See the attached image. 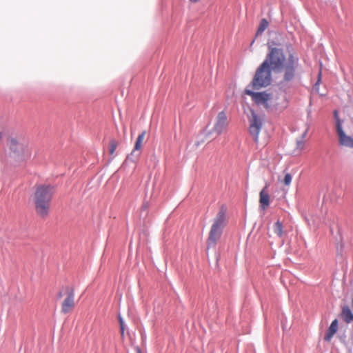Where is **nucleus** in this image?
<instances>
[{
  "mask_svg": "<svg viewBox=\"0 0 353 353\" xmlns=\"http://www.w3.org/2000/svg\"><path fill=\"white\" fill-rule=\"evenodd\" d=\"M65 292L67 296L64 299L61 304V312L65 314L71 312L75 307L74 289L67 287L65 288Z\"/></svg>",
  "mask_w": 353,
  "mask_h": 353,
  "instance_id": "obj_7",
  "label": "nucleus"
},
{
  "mask_svg": "<svg viewBox=\"0 0 353 353\" xmlns=\"http://www.w3.org/2000/svg\"><path fill=\"white\" fill-rule=\"evenodd\" d=\"M244 93L246 95L250 96L252 101L256 105L263 106L265 109H268L270 106L285 108L288 104L285 94H282V101H278L277 99H275L272 94L265 92H254L249 89H245Z\"/></svg>",
  "mask_w": 353,
  "mask_h": 353,
  "instance_id": "obj_3",
  "label": "nucleus"
},
{
  "mask_svg": "<svg viewBox=\"0 0 353 353\" xmlns=\"http://www.w3.org/2000/svg\"><path fill=\"white\" fill-rule=\"evenodd\" d=\"M229 125L228 117L224 111L219 112L217 114L214 125L213 127V131L217 134H221L224 132Z\"/></svg>",
  "mask_w": 353,
  "mask_h": 353,
  "instance_id": "obj_8",
  "label": "nucleus"
},
{
  "mask_svg": "<svg viewBox=\"0 0 353 353\" xmlns=\"http://www.w3.org/2000/svg\"><path fill=\"white\" fill-rule=\"evenodd\" d=\"M342 316L344 321L347 323L353 321V314L348 306L343 307L342 310Z\"/></svg>",
  "mask_w": 353,
  "mask_h": 353,
  "instance_id": "obj_13",
  "label": "nucleus"
},
{
  "mask_svg": "<svg viewBox=\"0 0 353 353\" xmlns=\"http://www.w3.org/2000/svg\"><path fill=\"white\" fill-rule=\"evenodd\" d=\"M334 118L336 119V125L338 120L341 121V119L339 118L338 112L336 110L334 111Z\"/></svg>",
  "mask_w": 353,
  "mask_h": 353,
  "instance_id": "obj_22",
  "label": "nucleus"
},
{
  "mask_svg": "<svg viewBox=\"0 0 353 353\" xmlns=\"http://www.w3.org/2000/svg\"><path fill=\"white\" fill-rule=\"evenodd\" d=\"M149 207H150V203H149V201H145L143 203V204H142V205H141V210L142 211H146V210H148V209L149 208Z\"/></svg>",
  "mask_w": 353,
  "mask_h": 353,
  "instance_id": "obj_20",
  "label": "nucleus"
},
{
  "mask_svg": "<svg viewBox=\"0 0 353 353\" xmlns=\"http://www.w3.org/2000/svg\"><path fill=\"white\" fill-rule=\"evenodd\" d=\"M54 192V188L50 185L37 186L34 193V203L39 216L46 218L48 216Z\"/></svg>",
  "mask_w": 353,
  "mask_h": 353,
  "instance_id": "obj_2",
  "label": "nucleus"
},
{
  "mask_svg": "<svg viewBox=\"0 0 353 353\" xmlns=\"http://www.w3.org/2000/svg\"><path fill=\"white\" fill-rule=\"evenodd\" d=\"M118 145V142L114 139H111L110 141V154L112 155Z\"/></svg>",
  "mask_w": 353,
  "mask_h": 353,
  "instance_id": "obj_17",
  "label": "nucleus"
},
{
  "mask_svg": "<svg viewBox=\"0 0 353 353\" xmlns=\"http://www.w3.org/2000/svg\"><path fill=\"white\" fill-rule=\"evenodd\" d=\"M292 179V175L290 173L285 174L284 179H283V183L285 185H289L291 183Z\"/></svg>",
  "mask_w": 353,
  "mask_h": 353,
  "instance_id": "obj_19",
  "label": "nucleus"
},
{
  "mask_svg": "<svg viewBox=\"0 0 353 353\" xmlns=\"http://www.w3.org/2000/svg\"><path fill=\"white\" fill-rule=\"evenodd\" d=\"M338 330V321L336 319L334 320L331 325H330L326 334L325 335L324 340L326 341H330L334 334L337 332Z\"/></svg>",
  "mask_w": 353,
  "mask_h": 353,
  "instance_id": "obj_12",
  "label": "nucleus"
},
{
  "mask_svg": "<svg viewBox=\"0 0 353 353\" xmlns=\"http://www.w3.org/2000/svg\"><path fill=\"white\" fill-rule=\"evenodd\" d=\"M119 324H120V330H121V338L123 339L124 338V332H125V326H124V321L123 320V318L119 315Z\"/></svg>",
  "mask_w": 353,
  "mask_h": 353,
  "instance_id": "obj_18",
  "label": "nucleus"
},
{
  "mask_svg": "<svg viewBox=\"0 0 353 353\" xmlns=\"http://www.w3.org/2000/svg\"><path fill=\"white\" fill-rule=\"evenodd\" d=\"M146 134L145 130H143L137 137V141L134 144V151L139 150L142 148V143L143 142L145 136Z\"/></svg>",
  "mask_w": 353,
  "mask_h": 353,
  "instance_id": "obj_14",
  "label": "nucleus"
},
{
  "mask_svg": "<svg viewBox=\"0 0 353 353\" xmlns=\"http://www.w3.org/2000/svg\"><path fill=\"white\" fill-rule=\"evenodd\" d=\"M269 58L271 68L276 72L283 74L281 84L292 83L296 77V68L299 65V58L294 54L285 57L283 51L277 48H270Z\"/></svg>",
  "mask_w": 353,
  "mask_h": 353,
  "instance_id": "obj_1",
  "label": "nucleus"
},
{
  "mask_svg": "<svg viewBox=\"0 0 353 353\" xmlns=\"http://www.w3.org/2000/svg\"><path fill=\"white\" fill-rule=\"evenodd\" d=\"M336 133L339 137V143L341 146L353 148V137L346 134L342 128L341 121H339L336 125Z\"/></svg>",
  "mask_w": 353,
  "mask_h": 353,
  "instance_id": "obj_9",
  "label": "nucleus"
},
{
  "mask_svg": "<svg viewBox=\"0 0 353 353\" xmlns=\"http://www.w3.org/2000/svg\"><path fill=\"white\" fill-rule=\"evenodd\" d=\"M263 122L254 111H252L251 118L250 119V133L252 136L254 142H259V134L262 128Z\"/></svg>",
  "mask_w": 353,
  "mask_h": 353,
  "instance_id": "obj_6",
  "label": "nucleus"
},
{
  "mask_svg": "<svg viewBox=\"0 0 353 353\" xmlns=\"http://www.w3.org/2000/svg\"><path fill=\"white\" fill-rule=\"evenodd\" d=\"M59 297H61V296H62V294L60 293V294H59Z\"/></svg>",
  "mask_w": 353,
  "mask_h": 353,
  "instance_id": "obj_25",
  "label": "nucleus"
},
{
  "mask_svg": "<svg viewBox=\"0 0 353 353\" xmlns=\"http://www.w3.org/2000/svg\"><path fill=\"white\" fill-rule=\"evenodd\" d=\"M273 230L274 232V233L279 236V237H281L283 236V225L282 223H281V221H277L274 226H273Z\"/></svg>",
  "mask_w": 353,
  "mask_h": 353,
  "instance_id": "obj_15",
  "label": "nucleus"
},
{
  "mask_svg": "<svg viewBox=\"0 0 353 353\" xmlns=\"http://www.w3.org/2000/svg\"><path fill=\"white\" fill-rule=\"evenodd\" d=\"M136 353H142L139 347H136Z\"/></svg>",
  "mask_w": 353,
  "mask_h": 353,
  "instance_id": "obj_24",
  "label": "nucleus"
},
{
  "mask_svg": "<svg viewBox=\"0 0 353 353\" xmlns=\"http://www.w3.org/2000/svg\"><path fill=\"white\" fill-rule=\"evenodd\" d=\"M268 185H266L259 193V203L261 207L265 210L270 205V196L268 190Z\"/></svg>",
  "mask_w": 353,
  "mask_h": 353,
  "instance_id": "obj_11",
  "label": "nucleus"
},
{
  "mask_svg": "<svg viewBox=\"0 0 353 353\" xmlns=\"http://www.w3.org/2000/svg\"><path fill=\"white\" fill-rule=\"evenodd\" d=\"M282 94H285L283 92H276L275 94H272V95L277 99L278 101H281L283 99Z\"/></svg>",
  "mask_w": 353,
  "mask_h": 353,
  "instance_id": "obj_21",
  "label": "nucleus"
},
{
  "mask_svg": "<svg viewBox=\"0 0 353 353\" xmlns=\"http://www.w3.org/2000/svg\"><path fill=\"white\" fill-rule=\"evenodd\" d=\"M10 148L12 150L19 154L26 156L30 155L28 144L25 141H19L16 139H11L10 141Z\"/></svg>",
  "mask_w": 353,
  "mask_h": 353,
  "instance_id": "obj_10",
  "label": "nucleus"
},
{
  "mask_svg": "<svg viewBox=\"0 0 353 353\" xmlns=\"http://www.w3.org/2000/svg\"><path fill=\"white\" fill-rule=\"evenodd\" d=\"M226 213L227 208L223 205L221 206L214 220L209 233L207 241L208 248L214 247L217 241L220 239L223 229L227 223Z\"/></svg>",
  "mask_w": 353,
  "mask_h": 353,
  "instance_id": "obj_5",
  "label": "nucleus"
},
{
  "mask_svg": "<svg viewBox=\"0 0 353 353\" xmlns=\"http://www.w3.org/2000/svg\"><path fill=\"white\" fill-rule=\"evenodd\" d=\"M270 59L269 53L262 64L257 68L253 79L251 82V86L253 90H259L269 85L272 82Z\"/></svg>",
  "mask_w": 353,
  "mask_h": 353,
  "instance_id": "obj_4",
  "label": "nucleus"
},
{
  "mask_svg": "<svg viewBox=\"0 0 353 353\" xmlns=\"http://www.w3.org/2000/svg\"><path fill=\"white\" fill-rule=\"evenodd\" d=\"M297 145L301 150H302L304 148V143L303 141H299L297 143Z\"/></svg>",
  "mask_w": 353,
  "mask_h": 353,
  "instance_id": "obj_23",
  "label": "nucleus"
},
{
  "mask_svg": "<svg viewBox=\"0 0 353 353\" xmlns=\"http://www.w3.org/2000/svg\"><path fill=\"white\" fill-rule=\"evenodd\" d=\"M269 22L265 19H262L260 21L259 26L257 30V34H261L265 30L268 28Z\"/></svg>",
  "mask_w": 353,
  "mask_h": 353,
  "instance_id": "obj_16",
  "label": "nucleus"
}]
</instances>
